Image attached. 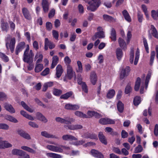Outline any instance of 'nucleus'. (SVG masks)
<instances>
[{"label":"nucleus","instance_id":"nucleus-1","mask_svg":"<svg viewBox=\"0 0 158 158\" xmlns=\"http://www.w3.org/2000/svg\"><path fill=\"white\" fill-rule=\"evenodd\" d=\"M27 46V48L23 55V60L25 62L30 63L32 62V58L34 54L32 50H30L29 52V46L28 45Z\"/></svg>","mask_w":158,"mask_h":158},{"label":"nucleus","instance_id":"nucleus-28","mask_svg":"<svg viewBox=\"0 0 158 158\" xmlns=\"http://www.w3.org/2000/svg\"><path fill=\"white\" fill-rule=\"evenodd\" d=\"M20 114L26 118L31 120H33L34 118L31 115L28 114L25 111L23 110H21Z\"/></svg>","mask_w":158,"mask_h":158},{"label":"nucleus","instance_id":"nucleus-4","mask_svg":"<svg viewBox=\"0 0 158 158\" xmlns=\"http://www.w3.org/2000/svg\"><path fill=\"white\" fill-rule=\"evenodd\" d=\"M46 148L47 149L54 152H63V149L60 147H59V146L48 145L46 146Z\"/></svg>","mask_w":158,"mask_h":158},{"label":"nucleus","instance_id":"nucleus-17","mask_svg":"<svg viewBox=\"0 0 158 158\" xmlns=\"http://www.w3.org/2000/svg\"><path fill=\"white\" fill-rule=\"evenodd\" d=\"M90 82L93 85H95L97 81V77L94 72H92L90 74Z\"/></svg>","mask_w":158,"mask_h":158},{"label":"nucleus","instance_id":"nucleus-47","mask_svg":"<svg viewBox=\"0 0 158 158\" xmlns=\"http://www.w3.org/2000/svg\"><path fill=\"white\" fill-rule=\"evenodd\" d=\"M55 120L57 122L66 124V117L64 118L59 117H57L56 118Z\"/></svg>","mask_w":158,"mask_h":158},{"label":"nucleus","instance_id":"nucleus-50","mask_svg":"<svg viewBox=\"0 0 158 158\" xmlns=\"http://www.w3.org/2000/svg\"><path fill=\"white\" fill-rule=\"evenodd\" d=\"M130 55V61L131 63L132 64L133 62L134 58V50L133 49H131Z\"/></svg>","mask_w":158,"mask_h":158},{"label":"nucleus","instance_id":"nucleus-39","mask_svg":"<svg viewBox=\"0 0 158 158\" xmlns=\"http://www.w3.org/2000/svg\"><path fill=\"white\" fill-rule=\"evenodd\" d=\"M122 51L120 48H118L116 50V56L118 60H120L123 56Z\"/></svg>","mask_w":158,"mask_h":158},{"label":"nucleus","instance_id":"nucleus-3","mask_svg":"<svg viewBox=\"0 0 158 158\" xmlns=\"http://www.w3.org/2000/svg\"><path fill=\"white\" fill-rule=\"evenodd\" d=\"M97 31L98 32H96L92 38V40L94 41L97 38H102L105 37L104 32L103 31V29L102 27H98L97 28Z\"/></svg>","mask_w":158,"mask_h":158},{"label":"nucleus","instance_id":"nucleus-34","mask_svg":"<svg viewBox=\"0 0 158 158\" xmlns=\"http://www.w3.org/2000/svg\"><path fill=\"white\" fill-rule=\"evenodd\" d=\"M21 104L23 107L28 111L31 113L33 112L34 109L29 107L24 102H21Z\"/></svg>","mask_w":158,"mask_h":158},{"label":"nucleus","instance_id":"nucleus-16","mask_svg":"<svg viewBox=\"0 0 158 158\" xmlns=\"http://www.w3.org/2000/svg\"><path fill=\"white\" fill-rule=\"evenodd\" d=\"M4 107L7 111L11 113H14L15 112V109L10 104L5 103L4 104Z\"/></svg>","mask_w":158,"mask_h":158},{"label":"nucleus","instance_id":"nucleus-11","mask_svg":"<svg viewBox=\"0 0 158 158\" xmlns=\"http://www.w3.org/2000/svg\"><path fill=\"white\" fill-rule=\"evenodd\" d=\"M130 71V68L128 66H127L124 69H123L121 72L120 75V78L121 79H123L125 77L127 76Z\"/></svg>","mask_w":158,"mask_h":158},{"label":"nucleus","instance_id":"nucleus-7","mask_svg":"<svg viewBox=\"0 0 158 158\" xmlns=\"http://www.w3.org/2000/svg\"><path fill=\"white\" fill-rule=\"evenodd\" d=\"M75 72L73 71L72 67L69 65H67L66 77L69 79H71L74 75Z\"/></svg>","mask_w":158,"mask_h":158},{"label":"nucleus","instance_id":"nucleus-53","mask_svg":"<svg viewBox=\"0 0 158 158\" xmlns=\"http://www.w3.org/2000/svg\"><path fill=\"white\" fill-rule=\"evenodd\" d=\"M132 90V88L130 84H128L126 86L125 90V94H127L130 93Z\"/></svg>","mask_w":158,"mask_h":158},{"label":"nucleus","instance_id":"nucleus-58","mask_svg":"<svg viewBox=\"0 0 158 158\" xmlns=\"http://www.w3.org/2000/svg\"><path fill=\"white\" fill-rule=\"evenodd\" d=\"M143 150V148L140 145H139L137 147L135 148V153H139L141 152Z\"/></svg>","mask_w":158,"mask_h":158},{"label":"nucleus","instance_id":"nucleus-30","mask_svg":"<svg viewBox=\"0 0 158 158\" xmlns=\"http://www.w3.org/2000/svg\"><path fill=\"white\" fill-rule=\"evenodd\" d=\"M59 58L57 56H54L52 58V61L51 66L52 69L54 68L58 63Z\"/></svg>","mask_w":158,"mask_h":158},{"label":"nucleus","instance_id":"nucleus-18","mask_svg":"<svg viewBox=\"0 0 158 158\" xmlns=\"http://www.w3.org/2000/svg\"><path fill=\"white\" fill-rule=\"evenodd\" d=\"M118 42L120 47L123 49L126 50L127 48V45L123 39L121 38H119L118 39Z\"/></svg>","mask_w":158,"mask_h":158},{"label":"nucleus","instance_id":"nucleus-64","mask_svg":"<svg viewBox=\"0 0 158 158\" xmlns=\"http://www.w3.org/2000/svg\"><path fill=\"white\" fill-rule=\"evenodd\" d=\"M83 90L85 93H87L88 92L87 86L85 83H83L81 85Z\"/></svg>","mask_w":158,"mask_h":158},{"label":"nucleus","instance_id":"nucleus-33","mask_svg":"<svg viewBox=\"0 0 158 158\" xmlns=\"http://www.w3.org/2000/svg\"><path fill=\"white\" fill-rule=\"evenodd\" d=\"M53 85V82L50 81L45 83L44 84L43 88V91H45L48 87H50Z\"/></svg>","mask_w":158,"mask_h":158},{"label":"nucleus","instance_id":"nucleus-20","mask_svg":"<svg viewBox=\"0 0 158 158\" xmlns=\"http://www.w3.org/2000/svg\"><path fill=\"white\" fill-rule=\"evenodd\" d=\"M56 77L59 78L60 77L63 72V69L61 65L58 64L56 67Z\"/></svg>","mask_w":158,"mask_h":158},{"label":"nucleus","instance_id":"nucleus-10","mask_svg":"<svg viewBox=\"0 0 158 158\" xmlns=\"http://www.w3.org/2000/svg\"><path fill=\"white\" fill-rule=\"evenodd\" d=\"M91 155L94 157L97 158H103V155L98 151L92 149L91 151Z\"/></svg>","mask_w":158,"mask_h":158},{"label":"nucleus","instance_id":"nucleus-15","mask_svg":"<svg viewBox=\"0 0 158 158\" xmlns=\"http://www.w3.org/2000/svg\"><path fill=\"white\" fill-rule=\"evenodd\" d=\"M87 116L88 118H91L93 116H94L96 118H99L101 116L98 113L94 111L88 110L87 112Z\"/></svg>","mask_w":158,"mask_h":158},{"label":"nucleus","instance_id":"nucleus-63","mask_svg":"<svg viewBox=\"0 0 158 158\" xmlns=\"http://www.w3.org/2000/svg\"><path fill=\"white\" fill-rule=\"evenodd\" d=\"M64 61L65 64L68 65H69V64L71 63V60L68 56H66L65 57Z\"/></svg>","mask_w":158,"mask_h":158},{"label":"nucleus","instance_id":"nucleus-42","mask_svg":"<svg viewBox=\"0 0 158 158\" xmlns=\"http://www.w3.org/2000/svg\"><path fill=\"white\" fill-rule=\"evenodd\" d=\"M23 153V151L16 149H14L12 151V153L13 154L19 156Z\"/></svg>","mask_w":158,"mask_h":158},{"label":"nucleus","instance_id":"nucleus-55","mask_svg":"<svg viewBox=\"0 0 158 158\" xmlns=\"http://www.w3.org/2000/svg\"><path fill=\"white\" fill-rule=\"evenodd\" d=\"M9 126L4 123H0V129H2L5 130H7L9 129Z\"/></svg>","mask_w":158,"mask_h":158},{"label":"nucleus","instance_id":"nucleus-32","mask_svg":"<svg viewBox=\"0 0 158 158\" xmlns=\"http://www.w3.org/2000/svg\"><path fill=\"white\" fill-rule=\"evenodd\" d=\"M110 37L112 40L113 41H115L116 40V31L113 28H112L111 29Z\"/></svg>","mask_w":158,"mask_h":158},{"label":"nucleus","instance_id":"nucleus-23","mask_svg":"<svg viewBox=\"0 0 158 158\" xmlns=\"http://www.w3.org/2000/svg\"><path fill=\"white\" fill-rule=\"evenodd\" d=\"M98 137L100 141L106 145L107 144L106 139L102 132L99 133Z\"/></svg>","mask_w":158,"mask_h":158},{"label":"nucleus","instance_id":"nucleus-25","mask_svg":"<svg viewBox=\"0 0 158 158\" xmlns=\"http://www.w3.org/2000/svg\"><path fill=\"white\" fill-rule=\"evenodd\" d=\"M5 118L7 120L11 122L17 123L18 122V120L16 118L10 115H5Z\"/></svg>","mask_w":158,"mask_h":158},{"label":"nucleus","instance_id":"nucleus-35","mask_svg":"<svg viewBox=\"0 0 158 158\" xmlns=\"http://www.w3.org/2000/svg\"><path fill=\"white\" fill-rule=\"evenodd\" d=\"M117 107L118 111L120 113L123 111L124 110V105L120 101H119L117 104Z\"/></svg>","mask_w":158,"mask_h":158},{"label":"nucleus","instance_id":"nucleus-45","mask_svg":"<svg viewBox=\"0 0 158 158\" xmlns=\"http://www.w3.org/2000/svg\"><path fill=\"white\" fill-rule=\"evenodd\" d=\"M77 64L78 67V68L77 70V72L82 73L83 71V68L81 62L80 61L78 60L77 61Z\"/></svg>","mask_w":158,"mask_h":158},{"label":"nucleus","instance_id":"nucleus-41","mask_svg":"<svg viewBox=\"0 0 158 158\" xmlns=\"http://www.w3.org/2000/svg\"><path fill=\"white\" fill-rule=\"evenodd\" d=\"M139 49H137L135 53V61L134 62V64L136 65L137 64L139 57Z\"/></svg>","mask_w":158,"mask_h":158},{"label":"nucleus","instance_id":"nucleus-2","mask_svg":"<svg viewBox=\"0 0 158 158\" xmlns=\"http://www.w3.org/2000/svg\"><path fill=\"white\" fill-rule=\"evenodd\" d=\"M89 5L87 6V9L92 11H95L100 4V0H91L88 2Z\"/></svg>","mask_w":158,"mask_h":158},{"label":"nucleus","instance_id":"nucleus-36","mask_svg":"<svg viewBox=\"0 0 158 158\" xmlns=\"http://www.w3.org/2000/svg\"><path fill=\"white\" fill-rule=\"evenodd\" d=\"M74 113L76 115L80 118H87L88 117L86 114L81 111H76Z\"/></svg>","mask_w":158,"mask_h":158},{"label":"nucleus","instance_id":"nucleus-46","mask_svg":"<svg viewBox=\"0 0 158 158\" xmlns=\"http://www.w3.org/2000/svg\"><path fill=\"white\" fill-rule=\"evenodd\" d=\"M73 93L72 92L70 91L66 93V94L62 95L60 96V98L66 99H68L69 97H70L72 95Z\"/></svg>","mask_w":158,"mask_h":158},{"label":"nucleus","instance_id":"nucleus-43","mask_svg":"<svg viewBox=\"0 0 158 158\" xmlns=\"http://www.w3.org/2000/svg\"><path fill=\"white\" fill-rule=\"evenodd\" d=\"M151 16L154 19H158V10H152L151 11Z\"/></svg>","mask_w":158,"mask_h":158},{"label":"nucleus","instance_id":"nucleus-44","mask_svg":"<svg viewBox=\"0 0 158 158\" xmlns=\"http://www.w3.org/2000/svg\"><path fill=\"white\" fill-rule=\"evenodd\" d=\"M141 102V98L140 97L136 96L134 98L133 100V103L135 106L138 105Z\"/></svg>","mask_w":158,"mask_h":158},{"label":"nucleus","instance_id":"nucleus-40","mask_svg":"<svg viewBox=\"0 0 158 158\" xmlns=\"http://www.w3.org/2000/svg\"><path fill=\"white\" fill-rule=\"evenodd\" d=\"M141 79L139 77L137 78L136 81L135 83V90L136 91H137L139 90V86L140 85Z\"/></svg>","mask_w":158,"mask_h":158},{"label":"nucleus","instance_id":"nucleus-38","mask_svg":"<svg viewBox=\"0 0 158 158\" xmlns=\"http://www.w3.org/2000/svg\"><path fill=\"white\" fill-rule=\"evenodd\" d=\"M115 94V91L113 89H110L109 90L107 93L106 97L108 98H111L114 96Z\"/></svg>","mask_w":158,"mask_h":158},{"label":"nucleus","instance_id":"nucleus-8","mask_svg":"<svg viewBox=\"0 0 158 158\" xmlns=\"http://www.w3.org/2000/svg\"><path fill=\"white\" fill-rule=\"evenodd\" d=\"M44 48L45 50H47L49 47L50 49L53 48L55 47V44L52 42L49 41L48 38H46L45 40Z\"/></svg>","mask_w":158,"mask_h":158},{"label":"nucleus","instance_id":"nucleus-9","mask_svg":"<svg viewBox=\"0 0 158 158\" xmlns=\"http://www.w3.org/2000/svg\"><path fill=\"white\" fill-rule=\"evenodd\" d=\"M99 122L100 123L104 125L114 124L115 123L114 120L108 118H101L99 120Z\"/></svg>","mask_w":158,"mask_h":158},{"label":"nucleus","instance_id":"nucleus-24","mask_svg":"<svg viewBox=\"0 0 158 158\" xmlns=\"http://www.w3.org/2000/svg\"><path fill=\"white\" fill-rule=\"evenodd\" d=\"M103 18L104 20L106 21L115 22L116 21V19L107 15H103Z\"/></svg>","mask_w":158,"mask_h":158},{"label":"nucleus","instance_id":"nucleus-19","mask_svg":"<svg viewBox=\"0 0 158 158\" xmlns=\"http://www.w3.org/2000/svg\"><path fill=\"white\" fill-rule=\"evenodd\" d=\"M40 63H36L35 68V73H39L44 68L43 64H40Z\"/></svg>","mask_w":158,"mask_h":158},{"label":"nucleus","instance_id":"nucleus-29","mask_svg":"<svg viewBox=\"0 0 158 158\" xmlns=\"http://www.w3.org/2000/svg\"><path fill=\"white\" fill-rule=\"evenodd\" d=\"M122 13L125 19L128 22H131V19L127 11L126 10H124Z\"/></svg>","mask_w":158,"mask_h":158},{"label":"nucleus","instance_id":"nucleus-54","mask_svg":"<svg viewBox=\"0 0 158 158\" xmlns=\"http://www.w3.org/2000/svg\"><path fill=\"white\" fill-rule=\"evenodd\" d=\"M7 98V96L4 93L0 92V101H3Z\"/></svg>","mask_w":158,"mask_h":158},{"label":"nucleus","instance_id":"nucleus-21","mask_svg":"<svg viewBox=\"0 0 158 158\" xmlns=\"http://www.w3.org/2000/svg\"><path fill=\"white\" fill-rule=\"evenodd\" d=\"M46 156L48 158H62L61 155L54 153H47L46 154Z\"/></svg>","mask_w":158,"mask_h":158},{"label":"nucleus","instance_id":"nucleus-27","mask_svg":"<svg viewBox=\"0 0 158 158\" xmlns=\"http://www.w3.org/2000/svg\"><path fill=\"white\" fill-rule=\"evenodd\" d=\"M151 34L155 37L158 38V33L155 27L154 26L152 25L151 26Z\"/></svg>","mask_w":158,"mask_h":158},{"label":"nucleus","instance_id":"nucleus-48","mask_svg":"<svg viewBox=\"0 0 158 158\" xmlns=\"http://www.w3.org/2000/svg\"><path fill=\"white\" fill-rule=\"evenodd\" d=\"M132 37L131 34V30H129L128 31L127 35V44H129L130 40Z\"/></svg>","mask_w":158,"mask_h":158},{"label":"nucleus","instance_id":"nucleus-59","mask_svg":"<svg viewBox=\"0 0 158 158\" xmlns=\"http://www.w3.org/2000/svg\"><path fill=\"white\" fill-rule=\"evenodd\" d=\"M52 35L53 37L56 40H58L59 37V34L57 31L53 30L52 31Z\"/></svg>","mask_w":158,"mask_h":158},{"label":"nucleus","instance_id":"nucleus-6","mask_svg":"<svg viewBox=\"0 0 158 158\" xmlns=\"http://www.w3.org/2000/svg\"><path fill=\"white\" fill-rule=\"evenodd\" d=\"M15 43V39L14 38L11 39L10 44L7 42V39L6 40V48L7 49H8L9 47L11 52H13L14 51Z\"/></svg>","mask_w":158,"mask_h":158},{"label":"nucleus","instance_id":"nucleus-51","mask_svg":"<svg viewBox=\"0 0 158 158\" xmlns=\"http://www.w3.org/2000/svg\"><path fill=\"white\" fill-rule=\"evenodd\" d=\"M0 57L5 62H7L9 60L8 57L4 54L0 52Z\"/></svg>","mask_w":158,"mask_h":158},{"label":"nucleus","instance_id":"nucleus-14","mask_svg":"<svg viewBox=\"0 0 158 158\" xmlns=\"http://www.w3.org/2000/svg\"><path fill=\"white\" fill-rule=\"evenodd\" d=\"M50 3L47 0H43L42 2V6L43 10L45 12H47L48 10Z\"/></svg>","mask_w":158,"mask_h":158},{"label":"nucleus","instance_id":"nucleus-57","mask_svg":"<svg viewBox=\"0 0 158 158\" xmlns=\"http://www.w3.org/2000/svg\"><path fill=\"white\" fill-rule=\"evenodd\" d=\"M53 93L56 96H59L62 93V91L58 89H54Z\"/></svg>","mask_w":158,"mask_h":158},{"label":"nucleus","instance_id":"nucleus-60","mask_svg":"<svg viewBox=\"0 0 158 158\" xmlns=\"http://www.w3.org/2000/svg\"><path fill=\"white\" fill-rule=\"evenodd\" d=\"M85 142V141L84 140H81L77 141L76 142L72 143V144L78 146L83 144Z\"/></svg>","mask_w":158,"mask_h":158},{"label":"nucleus","instance_id":"nucleus-49","mask_svg":"<svg viewBox=\"0 0 158 158\" xmlns=\"http://www.w3.org/2000/svg\"><path fill=\"white\" fill-rule=\"evenodd\" d=\"M155 56V52L154 51H152L151 53L150 63L151 65L153 64L154 59Z\"/></svg>","mask_w":158,"mask_h":158},{"label":"nucleus","instance_id":"nucleus-61","mask_svg":"<svg viewBox=\"0 0 158 158\" xmlns=\"http://www.w3.org/2000/svg\"><path fill=\"white\" fill-rule=\"evenodd\" d=\"M2 28L3 31H7L8 28V26L7 23H4L2 24Z\"/></svg>","mask_w":158,"mask_h":158},{"label":"nucleus","instance_id":"nucleus-62","mask_svg":"<svg viewBox=\"0 0 158 158\" xmlns=\"http://www.w3.org/2000/svg\"><path fill=\"white\" fill-rule=\"evenodd\" d=\"M49 73V69L48 68H46L41 73V74L44 76L48 75Z\"/></svg>","mask_w":158,"mask_h":158},{"label":"nucleus","instance_id":"nucleus-5","mask_svg":"<svg viewBox=\"0 0 158 158\" xmlns=\"http://www.w3.org/2000/svg\"><path fill=\"white\" fill-rule=\"evenodd\" d=\"M151 76V73L150 72H148L146 77L145 84L143 83L141 85V89H140V93L141 94H143L144 92L143 90L144 85L145 86L146 89L147 88L149 80Z\"/></svg>","mask_w":158,"mask_h":158},{"label":"nucleus","instance_id":"nucleus-37","mask_svg":"<svg viewBox=\"0 0 158 158\" xmlns=\"http://www.w3.org/2000/svg\"><path fill=\"white\" fill-rule=\"evenodd\" d=\"M21 148L32 153L34 154L35 153V150L27 146H22L21 147Z\"/></svg>","mask_w":158,"mask_h":158},{"label":"nucleus","instance_id":"nucleus-13","mask_svg":"<svg viewBox=\"0 0 158 158\" xmlns=\"http://www.w3.org/2000/svg\"><path fill=\"white\" fill-rule=\"evenodd\" d=\"M25 44L24 42H20L18 44L15 49V53L16 55H18L24 48Z\"/></svg>","mask_w":158,"mask_h":158},{"label":"nucleus","instance_id":"nucleus-26","mask_svg":"<svg viewBox=\"0 0 158 158\" xmlns=\"http://www.w3.org/2000/svg\"><path fill=\"white\" fill-rule=\"evenodd\" d=\"M43 55L40 52H37L35 56V60H36L37 62H40L42 60Z\"/></svg>","mask_w":158,"mask_h":158},{"label":"nucleus","instance_id":"nucleus-52","mask_svg":"<svg viewBox=\"0 0 158 158\" xmlns=\"http://www.w3.org/2000/svg\"><path fill=\"white\" fill-rule=\"evenodd\" d=\"M143 43L144 45L145 48V49L146 50V51L147 53H149V49H148V44L147 41L145 38H143Z\"/></svg>","mask_w":158,"mask_h":158},{"label":"nucleus","instance_id":"nucleus-56","mask_svg":"<svg viewBox=\"0 0 158 158\" xmlns=\"http://www.w3.org/2000/svg\"><path fill=\"white\" fill-rule=\"evenodd\" d=\"M112 151L116 153L121 154V152L119 148L117 147H113L112 148Z\"/></svg>","mask_w":158,"mask_h":158},{"label":"nucleus","instance_id":"nucleus-31","mask_svg":"<svg viewBox=\"0 0 158 158\" xmlns=\"http://www.w3.org/2000/svg\"><path fill=\"white\" fill-rule=\"evenodd\" d=\"M22 11L24 16L26 19H30V15L27 8H23L22 9Z\"/></svg>","mask_w":158,"mask_h":158},{"label":"nucleus","instance_id":"nucleus-12","mask_svg":"<svg viewBox=\"0 0 158 158\" xmlns=\"http://www.w3.org/2000/svg\"><path fill=\"white\" fill-rule=\"evenodd\" d=\"M63 140L66 141L77 140V139L74 136L70 135H65L62 136Z\"/></svg>","mask_w":158,"mask_h":158},{"label":"nucleus","instance_id":"nucleus-22","mask_svg":"<svg viewBox=\"0 0 158 158\" xmlns=\"http://www.w3.org/2000/svg\"><path fill=\"white\" fill-rule=\"evenodd\" d=\"M41 134L42 136L47 138H57V137L55 135L50 134L46 131H42Z\"/></svg>","mask_w":158,"mask_h":158}]
</instances>
